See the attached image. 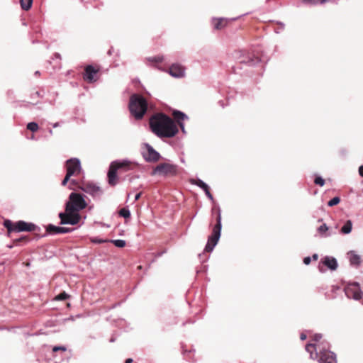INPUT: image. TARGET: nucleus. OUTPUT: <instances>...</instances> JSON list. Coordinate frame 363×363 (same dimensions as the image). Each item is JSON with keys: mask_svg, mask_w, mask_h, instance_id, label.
I'll return each instance as SVG.
<instances>
[{"mask_svg": "<svg viewBox=\"0 0 363 363\" xmlns=\"http://www.w3.org/2000/svg\"><path fill=\"white\" fill-rule=\"evenodd\" d=\"M359 174L363 177V165H361L359 167Z\"/></svg>", "mask_w": 363, "mask_h": 363, "instance_id": "nucleus-42", "label": "nucleus"}, {"mask_svg": "<svg viewBox=\"0 0 363 363\" xmlns=\"http://www.w3.org/2000/svg\"><path fill=\"white\" fill-rule=\"evenodd\" d=\"M345 291L348 298H352L355 300H360L362 298V292L357 283L349 284Z\"/></svg>", "mask_w": 363, "mask_h": 363, "instance_id": "nucleus-12", "label": "nucleus"}, {"mask_svg": "<svg viewBox=\"0 0 363 363\" xmlns=\"http://www.w3.org/2000/svg\"><path fill=\"white\" fill-rule=\"evenodd\" d=\"M111 242L118 247H123L125 246V241L123 240H114Z\"/></svg>", "mask_w": 363, "mask_h": 363, "instance_id": "nucleus-28", "label": "nucleus"}, {"mask_svg": "<svg viewBox=\"0 0 363 363\" xmlns=\"http://www.w3.org/2000/svg\"><path fill=\"white\" fill-rule=\"evenodd\" d=\"M81 185V184H79L76 180L71 179L69 180V188L70 189H75V188L79 189V186Z\"/></svg>", "mask_w": 363, "mask_h": 363, "instance_id": "nucleus-32", "label": "nucleus"}, {"mask_svg": "<svg viewBox=\"0 0 363 363\" xmlns=\"http://www.w3.org/2000/svg\"><path fill=\"white\" fill-rule=\"evenodd\" d=\"M147 109V103L144 97L133 94L130 99L129 110L135 119H141Z\"/></svg>", "mask_w": 363, "mask_h": 363, "instance_id": "nucleus-3", "label": "nucleus"}, {"mask_svg": "<svg viewBox=\"0 0 363 363\" xmlns=\"http://www.w3.org/2000/svg\"><path fill=\"white\" fill-rule=\"evenodd\" d=\"M312 258L313 260L316 261L318 260V255L317 254H314L313 256H312Z\"/></svg>", "mask_w": 363, "mask_h": 363, "instance_id": "nucleus-46", "label": "nucleus"}, {"mask_svg": "<svg viewBox=\"0 0 363 363\" xmlns=\"http://www.w3.org/2000/svg\"><path fill=\"white\" fill-rule=\"evenodd\" d=\"M328 230V226L326 225V224L323 223V225H321L318 228V232L319 233V234L321 235V236H324V237H326V236H328L330 235V234H327V231Z\"/></svg>", "mask_w": 363, "mask_h": 363, "instance_id": "nucleus-24", "label": "nucleus"}, {"mask_svg": "<svg viewBox=\"0 0 363 363\" xmlns=\"http://www.w3.org/2000/svg\"><path fill=\"white\" fill-rule=\"evenodd\" d=\"M4 225L7 229L9 235L13 233L23 232V220H19L17 223H13L10 220H5Z\"/></svg>", "mask_w": 363, "mask_h": 363, "instance_id": "nucleus-13", "label": "nucleus"}, {"mask_svg": "<svg viewBox=\"0 0 363 363\" xmlns=\"http://www.w3.org/2000/svg\"><path fill=\"white\" fill-rule=\"evenodd\" d=\"M177 173V166L169 163H161L152 171V175L172 176Z\"/></svg>", "mask_w": 363, "mask_h": 363, "instance_id": "nucleus-7", "label": "nucleus"}, {"mask_svg": "<svg viewBox=\"0 0 363 363\" xmlns=\"http://www.w3.org/2000/svg\"><path fill=\"white\" fill-rule=\"evenodd\" d=\"M133 362V359L131 358H128L125 359V363H132Z\"/></svg>", "mask_w": 363, "mask_h": 363, "instance_id": "nucleus-47", "label": "nucleus"}, {"mask_svg": "<svg viewBox=\"0 0 363 363\" xmlns=\"http://www.w3.org/2000/svg\"><path fill=\"white\" fill-rule=\"evenodd\" d=\"M318 358L320 363H337L335 354L329 350L320 351Z\"/></svg>", "mask_w": 363, "mask_h": 363, "instance_id": "nucleus-14", "label": "nucleus"}, {"mask_svg": "<svg viewBox=\"0 0 363 363\" xmlns=\"http://www.w3.org/2000/svg\"><path fill=\"white\" fill-rule=\"evenodd\" d=\"M205 193H206V195L208 196V198H209L211 200L213 199V195L210 192L209 188L206 191H205Z\"/></svg>", "mask_w": 363, "mask_h": 363, "instance_id": "nucleus-40", "label": "nucleus"}, {"mask_svg": "<svg viewBox=\"0 0 363 363\" xmlns=\"http://www.w3.org/2000/svg\"><path fill=\"white\" fill-rule=\"evenodd\" d=\"M24 231H33L35 234H38L40 231V228L31 223L24 222Z\"/></svg>", "mask_w": 363, "mask_h": 363, "instance_id": "nucleus-22", "label": "nucleus"}, {"mask_svg": "<svg viewBox=\"0 0 363 363\" xmlns=\"http://www.w3.org/2000/svg\"><path fill=\"white\" fill-rule=\"evenodd\" d=\"M21 240H23V237H21L20 238L17 239L16 242H20Z\"/></svg>", "mask_w": 363, "mask_h": 363, "instance_id": "nucleus-49", "label": "nucleus"}, {"mask_svg": "<svg viewBox=\"0 0 363 363\" xmlns=\"http://www.w3.org/2000/svg\"><path fill=\"white\" fill-rule=\"evenodd\" d=\"M67 174L70 176L79 175L82 172L80 161L77 158H71L66 162Z\"/></svg>", "mask_w": 363, "mask_h": 363, "instance_id": "nucleus-10", "label": "nucleus"}, {"mask_svg": "<svg viewBox=\"0 0 363 363\" xmlns=\"http://www.w3.org/2000/svg\"><path fill=\"white\" fill-rule=\"evenodd\" d=\"M314 183L317 185L323 186L325 184V180L320 177H317L314 180Z\"/></svg>", "mask_w": 363, "mask_h": 363, "instance_id": "nucleus-34", "label": "nucleus"}, {"mask_svg": "<svg viewBox=\"0 0 363 363\" xmlns=\"http://www.w3.org/2000/svg\"><path fill=\"white\" fill-rule=\"evenodd\" d=\"M87 206L84 196L79 194L72 192L69 196V201L66 203L68 211L74 210L79 212L80 210L84 209Z\"/></svg>", "mask_w": 363, "mask_h": 363, "instance_id": "nucleus-5", "label": "nucleus"}, {"mask_svg": "<svg viewBox=\"0 0 363 363\" xmlns=\"http://www.w3.org/2000/svg\"><path fill=\"white\" fill-rule=\"evenodd\" d=\"M170 75L174 77H182L184 76V68L178 64L172 65L169 69Z\"/></svg>", "mask_w": 363, "mask_h": 363, "instance_id": "nucleus-16", "label": "nucleus"}, {"mask_svg": "<svg viewBox=\"0 0 363 363\" xmlns=\"http://www.w3.org/2000/svg\"><path fill=\"white\" fill-rule=\"evenodd\" d=\"M160 154L155 151L150 145H147V151L143 153V157L147 162H155L159 160Z\"/></svg>", "mask_w": 363, "mask_h": 363, "instance_id": "nucleus-15", "label": "nucleus"}, {"mask_svg": "<svg viewBox=\"0 0 363 363\" xmlns=\"http://www.w3.org/2000/svg\"><path fill=\"white\" fill-rule=\"evenodd\" d=\"M221 230V215L220 210H218V214L216 216V224L213 226L212 230V234L208 237L207 244L205 247V251L211 252L214 247L217 245Z\"/></svg>", "mask_w": 363, "mask_h": 363, "instance_id": "nucleus-4", "label": "nucleus"}, {"mask_svg": "<svg viewBox=\"0 0 363 363\" xmlns=\"http://www.w3.org/2000/svg\"><path fill=\"white\" fill-rule=\"evenodd\" d=\"M24 242L26 240V238L24 236L23 238Z\"/></svg>", "mask_w": 363, "mask_h": 363, "instance_id": "nucleus-52", "label": "nucleus"}, {"mask_svg": "<svg viewBox=\"0 0 363 363\" xmlns=\"http://www.w3.org/2000/svg\"><path fill=\"white\" fill-rule=\"evenodd\" d=\"M21 7L23 9V0H19Z\"/></svg>", "mask_w": 363, "mask_h": 363, "instance_id": "nucleus-48", "label": "nucleus"}, {"mask_svg": "<svg viewBox=\"0 0 363 363\" xmlns=\"http://www.w3.org/2000/svg\"><path fill=\"white\" fill-rule=\"evenodd\" d=\"M54 57H55V58H57V59H60V60H61V56H60V55L59 53H57V52H56V53H55V54H54Z\"/></svg>", "mask_w": 363, "mask_h": 363, "instance_id": "nucleus-45", "label": "nucleus"}, {"mask_svg": "<svg viewBox=\"0 0 363 363\" xmlns=\"http://www.w3.org/2000/svg\"><path fill=\"white\" fill-rule=\"evenodd\" d=\"M306 350L310 353V357L312 359H316L318 357V354L316 351V347L315 344L309 343L306 346Z\"/></svg>", "mask_w": 363, "mask_h": 363, "instance_id": "nucleus-21", "label": "nucleus"}, {"mask_svg": "<svg viewBox=\"0 0 363 363\" xmlns=\"http://www.w3.org/2000/svg\"><path fill=\"white\" fill-rule=\"evenodd\" d=\"M24 264L26 265V266H29L30 265V263L29 262H24Z\"/></svg>", "mask_w": 363, "mask_h": 363, "instance_id": "nucleus-51", "label": "nucleus"}, {"mask_svg": "<svg viewBox=\"0 0 363 363\" xmlns=\"http://www.w3.org/2000/svg\"><path fill=\"white\" fill-rule=\"evenodd\" d=\"M147 60L151 62H156V63L162 62L163 61V57L162 56H156V57H149L147 59Z\"/></svg>", "mask_w": 363, "mask_h": 363, "instance_id": "nucleus-31", "label": "nucleus"}, {"mask_svg": "<svg viewBox=\"0 0 363 363\" xmlns=\"http://www.w3.org/2000/svg\"><path fill=\"white\" fill-rule=\"evenodd\" d=\"M72 230L68 228L65 227H57L53 225L50 224L46 228V232L50 234H60V233H67L70 232Z\"/></svg>", "mask_w": 363, "mask_h": 363, "instance_id": "nucleus-17", "label": "nucleus"}, {"mask_svg": "<svg viewBox=\"0 0 363 363\" xmlns=\"http://www.w3.org/2000/svg\"><path fill=\"white\" fill-rule=\"evenodd\" d=\"M141 195H142V192L137 194L135 196V201H138L140 198Z\"/></svg>", "mask_w": 363, "mask_h": 363, "instance_id": "nucleus-44", "label": "nucleus"}, {"mask_svg": "<svg viewBox=\"0 0 363 363\" xmlns=\"http://www.w3.org/2000/svg\"><path fill=\"white\" fill-rule=\"evenodd\" d=\"M71 177L72 176H70V175H69L68 174L66 173V175H65L64 179L62 182V185L64 186H66L67 182L70 180V177Z\"/></svg>", "mask_w": 363, "mask_h": 363, "instance_id": "nucleus-37", "label": "nucleus"}, {"mask_svg": "<svg viewBox=\"0 0 363 363\" xmlns=\"http://www.w3.org/2000/svg\"><path fill=\"white\" fill-rule=\"evenodd\" d=\"M311 262V258L310 257H306L303 259V263L306 265H308Z\"/></svg>", "mask_w": 363, "mask_h": 363, "instance_id": "nucleus-41", "label": "nucleus"}, {"mask_svg": "<svg viewBox=\"0 0 363 363\" xmlns=\"http://www.w3.org/2000/svg\"><path fill=\"white\" fill-rule=\"evenodd\" d=\"M150 126L152 131L160 138H172L179 131L174 121L162 113H156L150 118Z\"/></svg>", "mask_w": 363, "mask_h": 363, "instance_id": "nucleus-1", "label": "nucleus"}, {"mask_svg": "<svg viewBox=\"0 0 363 363\" xmlns=\"http://www.w3.org/2000/svg\"><path fill=\"white\" fill-rule=\"evenodd\" d=\"M194 184L201 188L204 191L209 188L208 186L201 179L196 180Z\"/></svg>", "mask_w": 363, "mask_h": 363, "instance_id": "nucleus-25", "label": "nucleus"}, {"mask_svg": "<svg viewBox=\"0 0 363 363\" xmlns=\"http://www.w3.org/2000/svg\"><path fill=\"white\" fill-rule=\"evenodd\" d=\"M340 202V199L337 196H335L328 201V205L329 206H333L338 204Z\"/></svg>", "mask_w": 363, "mask_h": 363, "instance_id": "nucleus-30", "label": "nucleus"}, {"mask_svg": "<svg viewBox=\"0 0 363 363\" xmlns=\"http://www.w3.org/2000/svg\"><path fill=\"white\" fill-rule=\"evenodd\" d=\"M69 298V295L67 294H66L65 291L60 293V294H58L56 297H55V300H57V301H64V300H66Z\"/></svg>", "mask_w": 363, "mask_h": 363, "instance_id": "nucleus-29", "label": "nucleus"}, {"mask_svg": "<svg viewBox=\"0 0 363 363\" xmlns=\"http://www.w3.org/2000/svg\"><path fill=\"white\" fill-rule=\"evenodd\" d=\"M79 189L90 194L94 198H99L103 193V191L99 186L91 182H82L81 185L79 186Z\"/></svg>", "mask_w": 363, "mask_h": 363, "instance_id": "nucleus-9", "label": "nucleus"}, {"mask_svg": "<svg viewBox=\"0 0 363 363\" xmlns=\"http://www.w3.org/2000/svg\"><path fill=\"white\" fill-rule=\"evenodd\" d=\"M59 217L61 224L76 225L81 219V216L77 211L74 210L68 211L67 207H65V213H60L59 214Z\"/></svg>", "mask_w": 363, "mask_h": 363, "instance_id": "nucleus-6", "label": "nucleus"}, {"mask_svg": "<svg viewBox=\"0 0 363 363\" xmlns=\"http://www.w3.org/2000/svg\"><path fill=\"white\" fill-rule=\"evenodd\" d=\"M212 22L216 30H222L229 23L228 19L224 18H213Z\"/></svg>", "mask_w": 363, "mask_h": 363, "instance_id": "nucleus-19", "label": "nucleus"}, {"mask_svg": "<svg viewBox=\"0 0 363 363\" xmlns=\"http://www.w3.org/2000/svg\"><path fill=\"white\" fill-rule=\"evenodd\" d=\"M27 129L32 132H35L38 130V125L35 122L29 123L27 125Z\"/></svg>", "mask_w": 363, "mask_h": 363, "instance_id": "nucleus-26", "label": "nucleus"}, {"mask_svg": "<svg viewBox=\"0 0 363 363\" xmlns=\"http://www.w3.org/2000/svg\"><path fill=\"white\" fill-rule=\"evenodd\" d=\"M352 229V223L350 220L346 221L344 225L342 227L340 232L342 234H349Z\"/></svg>", "mask_w": 363, "mask_h": 363, "instance_id": "nucleus-23", "label": "nucleus"}, {"mask_svg": "<svg viewBox=\"0 0 363 363\" xmlns=\"http://www.w3.org/2000/svg\"><path fill=\"white\" fill-rule=\"evenodd\" d=\"M307 338V336L306 334L304 333H301V335H300V339L301 340H305Z\"/></svg>", "mask_w": 363, "mask_h": 363, "instance_id": "nucleus-43", "label": "nucleus"}, {"mask_svg": "<svg viewBox=\"0 0 363 363\" xmlns=\"http://www.w3.org/2000/svg\"><path fill=\"white\" fill-rule=\"evenodd\" d=\"M91 240L94 243H103V242H106L105 240H103L101 239H97V238H92Z\"/></svg>", "mask_w": 363, "mask_h": 363, "instance_id": "nucleus-39", "label": "nucleus"}, {"mask_svg": "<svg viewBox=\"0 0 363 363\" xmlns=\"http://www.w3.org/2000/svg\"><path fill=\"white\" fill-rule=\"evenodd\" d=\"M322 339V335L320 334H315L312 336V340L314 342H318Z\"/></svg>", "mask_w": 363, "mask_h": 363, "instance_id": "nucleus-38", "label": "nucleus"}, {"mask_svg": "<svg viewBox=\"0 0 363 363\" xmlns=\"http://www.w3.org/2000/svg\"><path fill=\"white\" fill-rule=\"evenodd\" d=\"M119 215L123 218H127L130 216V213L129 210H128L125 208H123L119 211Z\"/></svg>", "mask_w": 363, "mask_h": 363, "instance_id": "nucleus-27", "label": "nucleus"}, {"mask_svg": "<svg viewBox=\"0 0 363 363\" xmlns=\"http://www.w3.org/2000/svg\"><path fill=\"white\" fill-rule=\"evenodd\" d=\"M252 61L253 60L250 57H248L247 60L244 57L240 59V63L251 64Z\"/></svg>", "mask_w": 363, "mask_h": 363, "instance_id": "nucleus-36", "label": "nucleus"}, {"mask_svg": "<svg viewBox=\"0 0 363 363\" xmlns=\"http://www.w3.org/2000/svg\"><path fill=\"white\" fill-rule=\"evenodd\" d=\"M35 75H40V72H39V71H36V72H35Z\"/></svg>", "mask_w": 363, "mask_h": 363, "instance_id": "nucleus-50", "label": "nucleus"}, {"mask_svg": "<svg viewBox=\"0 0 363 363\" xmlns=\"http://www.w3.org/2000/svg\"><path fill=\"white\" fill-rule=\"evenodd\" d=\"M33 0H24V10H29L33 4Z\"/></svg>", "mask_w": 363, "mask_h": 363, "instance_id": "nucleus-33", "label": "nucleus"}, {"mask_svg": "<svg viewBox=\"0 0 363 363\" xmlns=\"http://www.w3.org/2000/svg\"><path fill=\"white\" fill-rule=\"evenodd\" d=\"M67 350V348L64 346H55L53 348H52V351L54 352H56L57 351H62V352H65Z\"/></svg>", "mask_w": 363, "mask_h": 363, "instance_id": "nucleus-35", "label": "nucleus"}, {"mask_svg": "<svg viewBox=\"0 0 363 363\" xmlns=\"http://www.w3.org/2000/svg\"><path fill=\"white\" fill-rule=\"evenodd\" d=\"M347 256L350 260V262L352 265L358 266L361 262L360 256L356 254L354 252L351 251L347 253Z\"/></svg>", "mask_w": 363, "mask_h": 363, "instance_id": "nucleus-20", "label": "nucleus"}, {"mask_svg": "<svg viewBox=\"0 0 363 363\" xmlns=\"http://www.w3.org/2000/svg\"><path fill=\"white\" fill-rule=\"evenodd\" d=\"M324 267H326L328 269L332 271L335 270L337 268V262L336 259L328 256L325 257L319 262L318 269L320 272H325L326 271Z\"/></svg>", "mask_w": 363, "mask_h": 363, "instance_id": "nucleus-11", "label": "nucleus"}, {"mask_svg": "<svg viewBox=\"0 0 363 363\" xmlns=\"http://www.w3.org/2000/svg\"><path fill=\"white\" fill-rule=\"evenodd\" d=\"M99 65H87L84 68L83 79L89 83L95 82L99 79Z\"/></svg>", "mask_w": 363, "mask_h": 363, "instance_id": "nucleus-8", "label": "nucleus"}, {"mask_svg": "<svg viewBox=\"0 0 363 363\" xmlns=\"http://www.w3.org/2000/svg\"><path fill=\"white\" fill-rule=\"evenodd\" d=\"M135 167V163L128 160L112 162L107 174L108 184L111 186H115L118 183V171L125 172L133 169Z\"/></svg>", "mask_w": 363, "mask_h": 363, "instance_id": "nucleus-2", "label": "nucleus"}, {"mask_svg": "<svg viewBox=\"0 0 363 363\" xmlns=\"http://www.w3.org/2000/svg\"><path fill=\"white\" fill-rule=\"evenodd\" d=\"M172 116L175 121H177L178 125L181 128L182 130L184 133V126L182 121L186 118H188L187 116L181 112L179 111H174L172 113Z\"/></svg>", "mask_w": 363, "mask_h": 363, "instance_id": "nucleus-18", "label": "nucleus"}]
</instances>
